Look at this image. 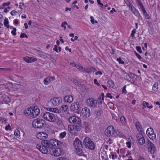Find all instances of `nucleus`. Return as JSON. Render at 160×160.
<instances>
[{
  "instance_id": "1",
  "label": "nucleus",
  "mask_w": 160,
  "mask_h": 160,
  "mask_svg": "<svg viewBox=\"0 0 160 160\" xmlns=\"http://www.w3.org/2000/svg\"><path fill=\"white\" fill-rule=\"evenodd\" d=\"M41 144H37L36 147L42 153L48 154V152L54 146V139L44 140L41 142Z\"/></svg>"
},
{
  "instance_id": "2",
  "label": "nucleus",
  "mask_w": 160,
  "mask_h": 160,
  "mask_svg": "<svg viewBox=\"0 0 160 160\" xmlns=\"http://www.w3.org/2000/svg\"><path fill=\"white\" fill-rule=\"evenodd\" d=\"M46 122L43 119L37 118L32 122V126L35 128H42L46 125Z\"/></svg>"
},
{
  "instance_id": "3",
  "label": "nucleus",
  "mask_w": 160,
  "mask_h": 160,
  "mask_svg": "<svg viewBox=\"0 0 160 160\" xmlns=\"http://www.w3.org/2000/svg\"><path fill=\"white\" fill-rule=\"evenodd\" d=\"M83 144L86 148L92 150L95 148V144L91 139L88 137H86L83 140Z\"/></svg>"
},
{
  "instance_id": "4",
  "label": "nucleus",
  "mask_w": 160,
  "mask_h": 160,
  "mask_svg": "<svg viewBox=\"0 0 160 160\" xmlns=\"http://www.w3.org/2000/svg\"><path fill=\"white\" fill-rule=\"evenodd\" d=\"M43 117L45 120L48 121L54 122L56 121V117L53 113L46 112L43 114Z\"/></svg>"
},
{
  "instance_id": "5",
  "label": "nucleus",
  "mask_w": 160,
  "mask_h": 160,
  "mask_svg": "<svg viewBox=\"0 0 160 160\" xmlns=\"http://www.w3.org/2000/svg\"><path fill=\"white\" fill-rule=\"evenodd\" d=\"M61 153V150L60 148H56L54 147L50 151L48 154L54 155L55 156H59Z\"/></svg>"
},
{
  "instance_id": "6",
  "label": "nucleus",
  "mask_w": 160,
  "mask_h": 160,
  "mask_svg": "<svg viewBox=\"0 0 160 160\" xmlns=\"http://www.w3.org/2000/svg\"><path fill=\"white\" fill-rule=\"evenodd\" d=\"M69 122L74 125L78 124L81 123V119L78 117L73 116L70 117L69 118Z\"/></svg>"
},
{
  "instance_id": "7",
  "label": "nucleus",
  "mask_w": 160,
  "mask_h": 160,
  "mask_svg": "<svg viewBox=\"0 0 160 160\" xmlns=\"http://www.w3.org/2000/svg\"><path fill=\"white\" fill-rule=\"evenodd\" d=\"M114 132V127L112 126L108 127L105 130V133L106 135L108 137H110L112 135Z\"/></svg>"
},
{
  "instance_id": "8",
  "label": "nucleus",
  "mask_w": 160,
  "mask_h": 160,
  "mask_svg": "<svg viewBox=\"0 0 160 160\" xmlns=\"http://www.w3.org/2000/svg\"><path fill=\"white\" fill-rule=\"evenodd\" d=\"M88 105L92 108H95L97 104V101L94 98L88 99L87 100Z\"/></svg>"
},
{
  "instance_id": "9",
  "label": "nucleus",
  "mask_w": 160,
  "mask_h": 160,
  "mask_svg": "<svg viewBox=\"0 0 160 160\" xmlns=\"http://www.w3.org/2000/svg\"><path fill=\"white\" fill-rule=\"evenodd\" d=\"M149 152L152 153H153L155 150V147L153 144L149 140H148L147 141Z\"/></svg>"
},
{
  "instance_id": "10",
  "label": "nucleus",
  "mask_w": 160,
  "mask_h": 160,
  "mask_svg": "<svg viewBox=\"0 0 160 160\" xmlns=\"http://www.w3.org/2000/svg\"><path fill=\"white\" fill-rule=\"evenodd\" d=\"M73 144L75 149L78 148H82V142L78 138H75Z\"/></svg>"
},
{
  "instance_id": "11",
  "label": "nucleus",
  "mask_w": 160,
  "mask_h": 160,
  "mask_svg": "<svg viewBox=\"0 0 160 160\" xmlns=\"http://www.w3.org/2000/svg\"><path fill=\"white\" fill-rule=\"evenodd\" d=\"M48 134L43 132H39L37 135L38 138L40 139H44L48 137Z\"/></svg>"
},
{
  "instance_id": "12",
  "label": "nucleus",
  "mask_w": 160,
  "mask_h": 160,
  "mask_svg": "<svg viewBox=\"0 0 160 160\" xmlns=\"http://www.w3.org/2000/svg\"><path fill=\"white\" fill-rule=\"evenodd\" d=\"M62 99L60 98H53L52 103L53 105L56 106L59 105L62 102Z\"/></svg>"
},
{
  "instance_id": "13",
  "label": "nucleus",
  "mask_w": 160,
  "mask_h": 160,
  "mask_svg": "<svg viewBox=\"0 0 160 160\" xmlns=\"http://www.w3.org/2000/svg\"><path fill=\"white\" fill-rule=\"evenodd\" d=\"M80 112H82V116L86 118L89 117L90 115V111H78L76 112L79 113Z\"/></svg>"
},
{
  "instance_id": "14",
  "label": "nucleus",
  "mask_w": 160,
  "mask_h": 160,
  "mask_svg": "<svg viewBox=\"0 0 160 160\" xmlns=\"http://www.w3.org/2000/svg\"><path fill=\"white\" fill-rule=\"evenodd\" d=\"M64 100L66 102L71 103L73 100V97L71 95L66 96L64 98Z\"/></svg>"
},
{
  "instance_id": "15",
  "label": "nucleus",
  "mask_w": 160,
  "mask_h": 160,
  "mask_svg": "<svg viewBox=\"0 0 160 160\" xmlns=\"http://www.w3.org/2000/svg\"><path fill=\"white\" fill-rule=\"evenodd\" d=\"M82 148H78L75 149V152L79 156H85V154L82 152Z\"/></svg>"
},
{
  "instance_id": "16",
  "label": "nucleus",
  "mask_w": 160,
  "mask_h": 160,
  "mask_svg": "<svg viewBox=\"0 0 160 160\" xmlns=\"http://www.w3.org/2000/svg\"><path fill=\"white\" fill-rule=\"evenodd\" d=\"M80 105L79 103L77 102L72 104L71 109L72 110H78L79 108Z\"/></svg>"
},
{
  "instance_id": "17",
  "label": "nucleus",
  "mask_w": 160,
  "mask_h": 160,
  "mask_svg": "<svg viewBox=\"0 0 160 160\" xmlns=\"http://www.w3.org/2000/svg\"><path fill=\"white\" fill-rule=\"evenodd\" d=\"M2 97L3 98L4 101L6 103L8 104V103L10 102H11V99L9 97L6 96L5 95L2 96Z\"/></svg>"
},
{
  "instance_id": "18",
  "label": "nucleus",
  "mask_w": 160,
  "mask_h": 160,
  "mask_svg": "<svg viewBox=\"0 0 160 160\" xmlns=\"http://www.w3.org/2000/svg\"><path fill=\"white\" fill-rule=\"evenodd\" d=\"M68 79L70 81H71L75 85L79 86V82L75 78H73L71 77H69L68 78Z\"/></svg>"
},
{
  "instance_id": "19",
  "label": "nucleus",
  "mask_w": 160,
  "mask_h": 160,
  "mask_svg": "<svg viewBox=\"0 0 160 160\" xmlns=\"http://www.w3.org/2000/svg\"><path fill=\"white\" fill-rule=\"evenodd\" d=\"M74 125L75 131H79L81 129L82 126L81 123L78 124Z\"/></svg>"
},
{
  "instance_id": "20",
  "label": "nucleus",
  "mask_w": 160,
  "mask_h": 160,
  "mask_svg": "<svg viewBox=\"0 0 160 160\" xmlns=\"http://www.w3.org/2000/svg\"><path fill=\"white\" fill-rule=\"evenodd\" d=\"M54 142L55 146L57 144L59 147H62L63 145L62 142L57 140L56 139H54Z\"/></svg>"
},
{
  "instance_id": "21",
  "label": "nucleus",
  "mask_w": 160,
  "mask_h": 160,
  "mask_svg": "<svg viewBox=\"0 0 160 160\" xmlns=\"http://www.w3.org/2000/svg\"><path fill=\"white\" fill-rule=\"evenodd\" d=\"M40 113V111H32V116L33 118H35Z\"/></svg>"
},
{
  "instance_id": "22",
  "label": "nucleus",
  "mask_w": 160,
  "mask_h": 160,
  "mask_svg": "<svg viewBox=\"0 0 160 160\" xmlns=\"http://www.w3.org/2000/svg\"><path fill=\"white\" fill-rule=\"evenodd\" d=\"M107 84L109 85L110 87L113 88L114 87V83L112 80H109L107 82Z\"/></svg>"
},
{
  "instance_id": "23",
  "label": "nucleus",
  "mask_w": 160,
  "mask_h": 160,
  "mask_svg": "<svg viewBox=\"0 0 160 160\" xmlns=\"http://www.w3.org/2000/svg\"><path fill=\"white\" fill-rule=\"evenodd\" d=\"M154 132V131L152 128H149L146 131V133L148 136L150 134H152Z\"/></svg>"
},
{
  "instance_id": "24",
  "label": "nucleus",
  "mask_w": 160,
  "mask_h": 160,
  "mask_svg": "<svg viewBox=\"0 0 160 160\" xmlns=\"http://www.w3.org/2000/svg\"><path fill=\"white\" fill-rule=\"evenodd\" d=\"M142 105L144 107H147L149 109L152 108L153 106L152 105H150V106H149V103L146 102L145 101H143L142 102Z\"/></svg>"
},
{
  "instance_id": "25",
  "label": "nucleus",
  "mask_w": 160,
  "mask_h": 160,
  "mask_svg": "<svg viewBox=\"0 0 160 160\" xmlns=\"http://www.w3.org/2000/svg\"><path fill=\"white\" fill-rule=\"evenodd\" d=\"M135 126L138 131H141L142 126L140 125L139 122H138L137 121L135 123Z\"/></svg>"
},
{
  "instance_id": "26",
  "label": "nucleus",
  "mask_w": 160,
  "mask_h": 160,
  "mask_svg": "<svg viewBox=\"0 0 160 160\" xmlns=\"http://www.w3.org/2000/svg\"><path fill=\"white\" fill-rule=\"evenodd\" d=\"M3 23L5 27H6L7 28H8L9 27V26L8 25L9 22L7 18H6L4 19Z\"/></svg>"
},
{
  "instance_id": "27",
  "label": "nucleus",
  "mask_w": 160,
  "mask_h": 160,
  "mask_svg": "<svg viewBox=\"0 0 160 160\" xmlns=\"http://www.w3.org/2000/svg\"><path fill=\"white\" fill-rule=\"evenodd\" d=\"M68 130L70 132L73 133V131L74 130V125H68ZM74 133V132H73Z\"/></svg>"
},
{
  "instance_id": "28",
  "label": "nucleus",
  "mask_w": 160,
  "mask_h": 160,
  "mask_svg": "<svg viewBox=\"0 0 160 160\" xmlns=\"http://www.w3.org/2000/svg\"><path fill=\"white\" fill-rule=\"evenodd\" d=\"M133 8L134 10L133 13L136 16L138 17L139 16H140V15L139 13L138 10L136 9L134 7H133Z\"/></svg>"
},
{
  "instance_id": "29",
  "label": "nucleus",
  "mask_w": 160,
  "mask_h": 160,
  "mask_svg": "<svg viewBox=\"0 0 160 160\" xmlns=\"http://www.w3.org/2000/svg\"><path fill=\"white\" fill-rule=\"evenodd\" d=\"M158 83L157 82H155V83L153 85L152 87V90L153 91H157L158 88Z\"/></svg>"
},
{
  "instance_id": "30",
  "label": "nucleus",
  "mask_w": 160,
  "mask_h": 160,
  "mask_svg": "<svg viewBox=\"0 0 160 160\" xmlns=\"http://www.w3.org/2000/svg\"><path fill=\"white\" fill-rule=\"evenodd\" d=\"M24 113L26 116H32V111H24Z\"/></svg>"
},
{
  "instance_id": "31",
  "label": "nucleus",
  "mask_w": 160,
  "mask_h": 160,
  "mask_svg": "<svg viewBox=\"0 0 160 160\" xmlns=\"http://www.w3.org/2000/svg\"><path fill=\"white\" fill-rule=\"evenodd\" d=\"M31 109L32 110H39V108L37 106H36L35 105L33 104L32 106H31L30 108H28V110H29L30 109Z\"/></svg>"
},
{
  "instance_id": "32",
  "label": "nucleus",
  "mask_w": 160,
  "mask_h": 160,
  "mask_svg": "<svg viewBox=\"0 0 160 160\" xmlns=\"http://www.w3.org/2000/svg\"><path fill=\"white\" fill-rule=\"evenodd\" d=\"M137 138L138 141H140L141 139L143 138V135L140 133H139L137 135Z\"/></svg>"
},
{
  "instance_id": "33",
  "label": "nucleus",
  "mask_w": 160,
  "mask_h": 160,
  "mask_svg": "<svg viewBox=\"0 0 160 160\" xmlns=\"http://www.w3.org/2000/svg\"><path fill=\"white\" fill-rule=\"evenodd\" d=\"M138 141L139 143L141 145L144 144L145 142V139L144 137L141 139L140 141Z\"/></svg>"
},
{
  "instance_id": "34",
  "label": "nucleus",
  "mask_w": 160,
  "mask_h": 160,
  "mask_svg": "<svg viewBox=\"0 0 160 160\" xmlns=\"http://www.w3.org/2000/svg\"><path fill=\"white\" fill-rule=\"evenodd\" d=\"M148 137L150 139L153 140L156 138V134L153 133L148 135Z\"/></svg>"
},
{
  "instance_id": "35",
  "label": "nucleus",
  "mask_w": 160,
  "mask_h": 160,
  "mask_svg": "<svg viewBox=\"0 0 160 160\" xmlns=\"http://www.w3.org/2000/svg\"><path fill=\"white\" fill-rule=\"evenodd\" d=\"M23 59L26 62L30 63V58L28 57H26L23 58Z\"/></svg>"
},
{
  "instance_id": "36",
  "label": "nucleus",
  "mask_w": 160,
  "mask_h": 160,
  "mask_svg": "<svg viewBox=\"0 0 160 160\" xmlns=\"http://www.w3.org/2000/svg\"><path fill=\"white\" fill-rule=\"evenodd\" d=\"M44 82L45 84L47 85L50 82V80L48 78H47L44 80Z\"/></svg>"
},
{
  "instance_id": "37",
  "label": "nucleus",
  "mask_w": 160,
  "mask_h": 160,
  "mask_svg": "<svg viewBox=\"0 0 160 160\" xmlns=\"http://www.w3.org/2000/svg\"><path fill=\"white\" fill-rule=\"evenodd\" d=\"M15 135L17 137H19L20 135V132L18 129H16L14 132Z\"/></svg>"
},
{
  "instance_id": "38",
  "label": "nucleus",
  "mask_w": 160,
  "mask_h": 160,
  "mask_svg": "<svg viewBox=\"0 0 160 160\" xmlns=\"http://www.w3.org/2000/svg\"><path fill=\"white\" fill-rule=\"evenodd\" d=\"M88 126V123L87 122H84L82 125L83 128H84L85 130H87Z\"/></svg>"
},
{
  "instance_id": "39",
  "label": "nucleus",
  "mask_w": 160,
  "mask_h": 160,
  "mask_svg": "<svg viewBox=\"0 0 160 160\" xmlns=\"http://www.w3.org/2000/svg\"><path fill=\"white\" fill-rule=\"evenodd\" d=\"M66 25H68V23L67 22L64 21L61 24V27L64 28V29L65 30L66 28Z\"/></svg>"
},
{
  "instance_id": "40",
  "label": "nucleus",
  "mask_w": 160,
  "mask_h": 160,
  "mask_svg": "<svg viewBox=\"0 0 160 160\" xmlns=\"http://www.w3.org/2000/svg\"><path fill=\"white\" fill-rule=\"evenodd\" d=\"M66 132H64L60 133L59 136L61 138H63L66 135Z\"/></svg>"
},
{
  "instance_id": "41",
  "label": "nucleus",
  "mask_w": 160,
  "mask_h": 160,
  "mask_svg": "<svg viewBox=\"0 0 160 160\" xmlns=\"http://www.w3.org/2000/svg\"><path fill=\"white\" fill-rule=\"evenodd\" d=\"M117 60L119 62V63L120 64H123L124 63V61H122V59L120 57L117 58Z\"/></svg>"
},
{
  "instance_id": "42",
  "label": "nucleus",
  "mask_w": 160,
  "mask_h": 160,
  "mask_svg": "<svg viewBox=\"0 0 160 160\" xmlns=\"http://www.w3.org/2000/svg\"><path fill=\"white\" fill-rule=\"evenodd\" d=\"M104 98V93L103 92H102L101 94V95L100 96L98 97V99L99 100H103Z\"/></svg>"
},
{
  "instance_id": "43",
  "label": "nucleus",
  "mask_w": 160,
  "mask_h": 160,
  "mask_svg": "<svg viewBox=\"0 0 160 160\" xmlns=\"http://www.w3.org/2000/svg\"><path fill=\"white\" fill-rule=\"evenodd\" d=\"M102 111H95L94 114H96V115L98 116L100 115L102 112Z\"/></svg>"
},
{
  "instance_id": "44",
  "label": "nucleus",
  "mask_w": 160,
  "mask_h": 160,
  "mask_svg": "<svg viewBox=\"0 0 160 160\" xmlns=\"http://www.w3.org/2000/svg\"><path fill=\"white\" fill-rule=\"evenodd\" d=\"M20 38H28V36L25 33H21L20 36Z\"/></svg>"
},
{
  "instance_id": "45",
  "label": "nucleus",
  "mask_w": 160,
  "mask_h": 160,
  "mask_svg": "<svg viewBox=\"0 0 160 160\" xmlns=\"http://www.w3.org/2000/svg\"><path fill=\"white\" fill-rule=\"evenodd\" d=\"M143 14L145 16V18L146 19H148L149 18V15L147 14V12L146 11V10L145 11L143 12Z\"/></svg>"
},
{
  "instance_id": "46",
  "label": "nucleus",
  "mask_w": 160,
  "mask_h": 160,
  "mask_svg": "<svg viewBox=\"0 0 160 160\" xmlns=\"http://www.w3.org/2000/svg\"><path fill=\"white\" fill-rule=\"evenodd\" d=\"M126 86H124L122 88V94H126L127 93L126 90Z\"/></svg>"
},
{
  "instance_id": "47",
  "label": "nucleus",
  "mask_w": 160,
  "mask_h": 160,
  "mask_svg": "<svg viewBox=\"0 0 160 160\" xmlns=\"http://www.w3.org/2000/svg\"><path fill=\"white\" fill-rule=\"evenodd\" d=\"M136 49L138 52L139 53H141L142 52V51L141 50V48L140 46H137L136 47Z\"/></svg>"
},
{
  "instance_id": "48",
  "label": "nucleus",
  "mask_w": 160,
  "mask_h": 160,
  "mask_svg": "<svg viewBox=\"0 0 160 160\" xmlns=\"http://www.w3.org/2000/svg\"><path fill=\"white\" fill-rule=\"evenodd\" d=\"M61 108L62 110H67L68 109V106L67 105H64L62 106Z\"/></svg>"
},
{
  "instance_id": "49",
  "label": "nucleus",
  "mask_w": 160,
  "mask_h": 160,
  "mask_svg": "<svg viewBox=\"0 0 160 160\" xmlns=\"http://www.w3.org/2000/svg\"><path fill=\"white\" fill-rule=\"evenodd\" d=\"M140 8L141 9V10H142V12H143L144 11H145V9L144 8V7H143L142 4H141V5H140L139 6Z\"/></svg>"
},
{
  "instance_id": "50",
  "label": "nucleus",
  "mask_w": 160,
  "mask_h": 160,
  "mask_svg": "<svg viewBox=\"0 0 160 160\" xmlns=\"http://www.w3.org/2000/svg\"><path fill=\"white\" fill-rule=\"evenodd\" d=\"M90 18L91 19L90 21H91V23L93 24H94V23H95V22H94L95 21L94 19V18L93 17H92V16H91L90 17Z\"/></svg>"
},
{
  "instance_id": "51",
  "label": "nucleus",
  "mask_w": 160,
  "mask_h": 160,
  "mask_svg": "<svg viewBox=\"0 0 160 160\" xmlns=\"http://www.w3.org/2000/svg\"><path fill=\"white\" fill-rule=\"evenodd\" d=\"M116 133H117V135L119 137H122L123 136V134L120 132H116Z\"/></svg>"
},
{
  "instance_id": "52",
  "label": "nucleus",
  "mask_w": 160,
  "mask_h": 160,
  "mask_svg": "<svg viewBox=\"0 0 160 160\" xmlns=\"http://www.w3.org/2000/svg\"><path fill=\"white\" fill-rule=\"evenodd\" d=\"M17 12L16 11L12 10L11 12V14L12 16H15L16 15V13Z\"/></svg>"
},
{
  "instance_id": "53",
  "label": "nucleus",
  "mask_w": 160,
  "mask_h": 160,
  "mask_svg": "<svg viewBox=\"0 0 160 160\" xmlns=\"http://www.w3.org/2000/svg\"><path fill=\"white\" fill-rule=\"evenodd\" d=\"M106 97L107 98H109L111 99L112 98V96L111 95L110 93H107Z\"/></svg>"
},
{
  "instance_id": "54",
  "label": "nucleus",
  "mask_w": 160,
  "mask_h": 160,
  "mask_svg": "<svg viewBox=\"0 0 160 160\" xmlns=\"http://www.w3.org/2000/svg\"><path fill=\"white\" fill-rule=\"evenodd\" d=\"M135 52V53L136 55L137 56V57H138V58L140 60L142 58V57L140 56V55L138 54L136 51L134 52Z\"/></svg>"
},
{
  "instance_id": "55",
  "label": "nucleus",
  "mask_w": 160,
  "mask_h": 160,
  "mask_svg": "<svg viewBox=\"0 0 160 160\" xmlns=\"http://www.w3.org/2000/svg\"><path fill=\"white\" fill-rule=\"evenodd\" d=\"M85 71L88 73H90L92 72V70L90 68H86L85 69Z\"/></svg>"
},
{
  "instance_id": "56",
  "label": "nucleus",
  "mask_w": 160,
  "mask_h": 160,
  "mask_svg": "<svg viewBox=\"0 0 160 160\" xmlns=\"http://www.w3.org/2000/svg\"><path fill=\"white\" fill-rule=\"evenodd\" d=\"M120 120L122 123H124L125 121V118L123 117H121Z\"/></svg>"
},
{
  "instance_id": "57",
  "label": "nucleus",
  "mask_w": 160,
  "mask_h": 160,
  "mask_svg": "<svg viewBox=\"0 0 160 160\" xmlns=\"http://www.w3.org/2000/svg\"><path fill=\"white\" fill-rule=\"evenodd\" d=\"M37 60V59L34 58L33 57H30V63L32 62H35Z\"/></svg>"
},
{
  "instance_id": "58",
  "label": "nucleus",
  "mask_w": 160,
  "mask_h": 160,
  "mask_svg": "<svg viewBox=\"0 0 160 160\" xmlns=\"http://www.w3.org/2000/svg\"><path fill=\"white\" fill-rule=\"evenodd\" d=\"M0 121H1L2 122H3L4 121L7 122V120L5 118H2V117H0Z\"/></svg>"
},
{
  "instance_id": "59",
  "label": "nucleus",
  "mask_w": 160,
  "mask_h": 160,
  "mask_svg": "<svg viewBox=\"0 0 160 160\" xmlns=\"http://www.w3.org/2000/svg\"><path fill=\"white\" fill-rule=\"evenodd\" d=\"M112 114L113 119L115 120H117L118 118L117 117L115 116L114 113H112Z\"/></svg>"
},
{
  "instance_id": "60",
  "label": "nucleus",
  "mask_w": 160,
  "mask_h": 160,
  "mask_svg": "<svg viewBox=\"0 0 160 160\" xmlns=\"http://www.w3.org/2000/svg\"><path fill=\"white\" fill-rule=\"evenodd\" d=\"M10 2H5L2 4L3 6H8L10 5Z\"/></svg>"
},
{
  "instance_id": "61",
  "label": "nucleus",
  "mask_w": 160,
  "mask_h": 160,
  "mask_svg": "<svg viewBox=\"0 0 160 160\" xmlns=\"http://www.w3.org/2000/svg\"><path fill=\"white\" fill-rule=\"evenodd\" d=\"M10 124H8L7 126H6V127L5 128V130H8L10 129Z\"/></svg>"
},
{
  "instance_id": "62",
  "label": "nucleus",
  "mask_w": 160,
  "mask_h": 160,
  "mask_svg": "<svg viewBox=\"0 0 160 160\" xmlns=\"http://www.w3.org/2000/svg\"><path fill=\"white\" fill-rule=\"evenodd\" d=\"M94 84H96L98 86H99V83L98 82V81L96 79H94Z\"/></svg>"
},
{
  "instance_id": "63",
  "label": "nucleus",
  "mask_w": 160,
  "mask_h": 160,
  "mask_svg": "<svg viewBox=\"0 0 160 160\" xmlns=\"http://www.w3.org/2000/svg\"><path fill=\"white\" fill-rule=\"evenodd\" d=\"M70 64L72 66H74L76 67V64H75V62L74 61H72L70 62Z\"/></svg>"
},
{
  "instance_id": "64",
  "label": "nucleus",
  "mask_w": 160,
  "mask_h": 160,
  "mask_svg": "<svg viewBox=\"0 0 160 160\" xmlns=\"http://www.w3.org/2000/svg\"><path fill=\"white\" fill-rule=\"evenodd\" d=\"M58 160H68V159L66 158L63 157H60L59 158Z\"/></svg>"
}]
</instances>
